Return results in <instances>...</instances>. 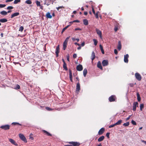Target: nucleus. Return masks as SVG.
<instances>
[{
	"label": "nucleus",
	"instance_id": "obj_1",
	"mask_svg": "<svg viewBox=\"0 0 146 146\" xmlns=\"http://www.w3.org/2000/svg\"><path fill=\"white\" fill-rule=\"evenodd\" d=\"M71 145H65L64 146H79L80 144L77 142H70L69 143Z\"/></svg>",
	"mask_w": 146,
	"mask_h": 146
},
{
	"label": "nucleus",
	"instance_id": "obj_49",
	"mask_svg": "<svg viewBox=\"0 0 146 146\" xmlns=\"http://www.w3.org/2000/svg\"><path fill=\"white\" fill-rule=\"evenodd\" d=\"M114 52L115 54H117L118 53L117 51V49H115L114 50Z\"/></svg>",
	"mask_w": 146,
	"mask_h": 146
},
{
	"label": "nucleus",
	"instance_id": "obj_15",
	"mask_svg": "<svg viewBox=\"0 0 146 146\" xmlns=\"http://www.w3.org/2000/svg\"><path fill=\"white\" fill-rule=\"evenodd\" d=\"M80 90V84L79 82L76 85V91L79 92Z\"/></svg>",
	"mask_w": 146,
	"mask_h": 146
},
{
	"label": "nucleus",
	"instance_id": "obj_26",
	"mask_svg": "<svg viewBox=\"0 0 146 146\" xmlns=\"http://www.w3.org/2000/svg\"><path fill=\"white\" fill-rule=\"evenodd\" d=\"M63 67L65 70H68V68L66 66V64L65 62H64V63H63Z\"/></svg>",
	"mask_w": 146,
	"mask_h": 146
},
{
	"label": "nucleus",
	"instance_id": "obj_37",
	"mask_svg": "<svg viewBox=\"0 0 146 146\" xmlns=\"http://www.w3.org/2000/svg\"><path fill=\"white\" fill-rule=\"evenodd\" d=\"M24 29V27L23 26H21L19 30V31L22 32Z\"/></svg>",
	"mask_w": 146,
	"mask_h": 146
},
{
	"label": "nucleus",
	"instance_id": "obj_35",
	"mask_svg": "<svg viewBox=\"0 0 146 146\" xmlns=\"http://www.w3.org/2000/svg\"><path fill=\"white\" fill-rule=\"evenodd\" d=\"M93 41L94 42V44L95 45H96L98 43V41L95 39H93Z\"/></svg>",
	"mask_w": 146,
	"mask_h": 146
},
{
	"label": "nucleus",
	"instance_id": "obj_62",
	"mask_svg": "<svg viewBox=\"0 0 146 146\" xmlns=\"http://www.w3.org/2000/svg\"><path fill=\"white\" fill-rule=\"evenodd\" d=\"M69 75H71L72 74L71 71L70 70H69Z\"/></svg>",
	"mask_w": 146,
	"mask_h": 146
},
{
	"label": "nucleus",
	"instance_id": "obj_9",
	"mask_svg": "<svg viewBox=\"0 0 146 146\" xmlns=\"http://www.w3.org/2000/svg\"><path fill=\"white\" fill-rule=\"evenodd\" d=\"M109 100L110 102L115 101V96L113 95L109 97Z\"/></svg>",
	"mask_w": 146,
	"mask_h": 146
},
{
	"label": "nucleus",
	"instance_id": "obj_52",
	"mask_svg": "<svg viewBox=\"0 0 146 146\" xmlns=\"http://www.w3.org/2000/svg\"><path fill=\"white\" fill-rule=\"evenodd\" d=\"M73 56L74 58H76L77 57V54H74Z\"/></svg>",
	"mask_w": 146,
	"mask_h": 146
},
{
	"label": "nucleus",
	"instance_id": "obj_5",
	"mask_svg": "<svg viewBox=\"0 0 146 146\" xmlns=\"http://www.w3.org/2000/svg\"><path fill=\"white\" fill-rule=\"evenodd\" d=\"M102 64L104 66H107L108 64V61L107 60H104L102 61Z\"/></svg>",
	"mask_w": 146,
	"mask_h": 146
},
{
	"label": "nucleus",
	"instance_id": "obj_64",
	"mask_svg": "<svg viewBox=\"0 0 146 146\" xmlns=\"http://www.w3.org/2000/svg\"><path fill=\"white\" fill-rule=\"evenodd\" d=\"M101 51L102 53L103 54H104V50L103 49L102 50H101Z\"/></svg>",
	"mask_w": 146,
	"mask_h": 146
},
{
	"label": "nucleus",
	"instance_id": "obj_61",
	"mask_svg": "<svg viewBox=\"0 0 146 146\" xmlns=\"http://www.w3.org/2000/svg\"><path fill=\"white\" fill-rule=\"evenodd\" d=\"M117 27H115V28H114V31L115 32H116L117 31Z\"/></svg>",
	"mask_w": 146,
	"mask_h": 146
},
{
	"label": "nucleus",
	"instance_id": "obj_17",
	"mask_svg": "<svg viewBox=\"0 0 146 146\" xmlns=\"http://www.w3.org/2000/svg\"><path fill=\"white\" fill-rule=\"evenodd\" d=\"M104 138L105 137L104 136H102L98 139V142H101L104 139Z\"/></svg>",
	"mask_w": 146,
	"mask_h": 146
},
{
	"label": "nucleus",
	"instance_id": "obj_54",
	"mask_svg": "<svg viewBox=\"0 0 146 146\" xmlns=\"http://www.w3.org/2000/svg\"><path fill=\"white\" fill-rule=\"evenodd\" d=\"M99 46H100V48L101 49V50L103 49V47L102 46V45H101V44H100V45H99Z\"/></svg>",
	"mask_w": 146,
	"mask_h": 146
},
{
	"label": "nucleus",
	"instance_id": "obj_34",
	"mask_svg": "<svg viewBox=\"0 0 146 146\" xmlns=\"http://www.w3.org/2000/svg\"><path fill=\"white\" fill-rule=\"evenodd\" d=\"M129 122H127L126 123H125L123 124V125L126 127L128 126L129 125Z\"/></svg>",
	"mask_w": 146,
	"mask_h": 146
},
{
	"label": "nucleus",
	"instance_id": "obj_13",
	"mask_svg": "<svg viewBox=\"0 0 146 146\" xmlns=\"http://www.w3.org/2000/svg\"><path fill=\"white\" fill-rule=\"evenodd\" d=\"M9 141L12 144H13L15 145H17V143L15 142V141L11 139H9Z\"/></svg>",
	"mask_w": 146,
	"mask_h": 146
},
{
	"label": "nucleus",
	"instance_id": "obj_46",
	"mask_svg": "<svg viewBox=\"0 0 146 146\" xmlns=\"http://www.w3.org/2000/svg\"><path fill=\"white\" fill-rule=\"evenodd\" d=\"M66 58H67V60L68 61H69V54H68L66 56Z\"/></svg>",
	"mask_w": 146,
	"mask_h": 146
},
{
	"label": "nucleus",
	"instance_id": "obj_33",
	"mask_svg": "<svg viewBox=\"0 0 146 146\" xmlns=\"http://www.w3.org/2000/svg\"><path fill=\"white\" fill-rule=\"evenodd\" d=\"M70 37V36H69V37H67L66 38V39L65 40V41H64V42L67 43V44L68 41V40H69Z\"/></svg>",
	"mask_w": 146,
	"mask_h": 146
},
{
	"label": "nucleus",
	"instance_id": "obj_55",
	"mask_svg": "<svg viewBox=\"0 0 146 146\" xmlns=\"http://www.w3.org/2000/svg\"><path fill=\"white\" fill-rule=\"evenodd\" d=\"M80 30L81 31V30H82V29L79 28H76L75 29V31H77V30Z\"/></svg>",
	"mask_w": 146,
	"mask_h": 146
},
{
	"label": "nucleus",
	"instance_id": "obj_28",
	"mask_svg": "<svg viewBox=\"0 0 146 146\" xmlns=\"http://www.w3.org/2000/svg\"><path fill=\"white\" fill-rule=\"evenodd\" d=\"M67 44L64 42L63 44V48L64 50L66 48Z\"/></svg>",
	"mask_w": 146,
	"mask_h": 146
},
{
	"label": "nucleus",
	"instance_id": "obj_20",
	"mask_svg": "<svg viewBox=\"0 0 146 146\" xmlns=\"http://www.w3.org/2000/svg\"><path fill=\"white\" fill-rule=\"evenodd\" d=\"M46 17L48 18L51 19L52 18V16L50 15V13L49 12L47 13L46 14Z\"/></svg>",
	"mask_w": 146,
	"mask_h": 146
},
{
	"label": "nucleus",
	"instance_id": "obj_43",
	"mask_svg": "<svg viewBox=\"0 0 146 146\" xmlns=\"http://www.w3.org/2000/svg\"><path fill=\"white\" fill-rule=\"evenodd\" d=\"M46 109L48 111H51L52 110V109L48 107H46Z\"/></svg>",
	"mask_w": 146,
	"mask_h": 146
},
{
	"label": "nucleus",
	"instance_id": "obj_32",
	"mask_svg": "<svg viewBox=\"0 0 146 146\" xmlns=\"http://www.w3.org/2000/svg\"><path fill=\"white\" fill-rule=\"evenodd\" d=\"M140 110L142 111L143 108H144V104H141L140 106Z\"/></svg>",
	"mask_w": 146,
	"mask_h": 146
},
{
	"label": "nucleus",
	"instance_id": "obj_31",
	"mask_svg": "<svg viewBox=\"0 0 146 146\" xmlns=\"http://www.w3.org/2000/svg\"><path fill=\"white\" fill-rule=\"evenodd\" d=\"M137 99L138 102H139L141 100V98L140 97L139 95V93L137 94Z\"/></svg>",
	"mask_w": 146,
	"mask_h": 146
},
{
	"label": "nucleus",
	"instance_id": "obj_63",
	"mask_svg": "<svg viewBox=\"0 0 146 146\" xmlns=\"http://www.w3.org/2000/svg\"><path fill=\"white\" fill-rule=\"evenodd\" d=\"M85 45V43L84 42H82V44H81V46H84Z\"/></svg>",
	"mask_w": 146,
	"mask_h": 146
},
{
	"label": "nucleus",
	"instance_id": "obj_19",
	"mask_svg": "<svg viewBox=\"0 0 146 146\" xmlns=\"http://www.w3.org/2000/svg\"><path fill=\"white\" fill-rule=\"evenodd\" d=\"M0 13L1 14L4 15H6L7 14V12L5 11H1L0 12Z\"/></svg>",
	"mask_w": 146,
	"mask_h": 146
},
{
	"label": "nucleus",
	"instance_id": "obj_3",
	"mask_svg": "<svg viewBox=\"0 0 146 146\" xmlns=\"http://www.w3.org/2000/svg\"><path fill=\"white\" fill-rule=\"evenodd\" d=\"M0 128L5 130H7L9 129L10 126L8 125H3L1 126Z\"/></svg>",
	"mask_w": 146,
	"mask_h": 146
},
{
	"label": "nucleus",
	"instance_id": "obj_11",
	"mask_svg": "<svg viewBox=\"0 0 146 146\" xmlns=\"http://www.w3.org/2000/svg\"><path fill=\"white\" fill-rule=\"evenodd\" d=\"M105 131V129L104 128H101L99 131L98 134L99 135H102Z\"/></svg>",
	"mask_w": 146,
	"mask_h": 146
},
{
	"label": "nucleus",
	"instance_id": "obj_41",
	"mask_svg": "<svg viewBox=\"0 0 146 146\" xmlns=\"http://www.w3.org/2000/svg\"><path fill=\"white\" fill-rule=\"evenodd\" d=\"M131 122L133 125H136L137 124V123L135 121L133 120H132Z\"/></svg>",
	"mask_w": 146,
	"mask_h": 146
},
{
	"label": "nucleus",
	"instance_id": "obj_53",
	"mask_svg": "<svg viewBox=\"0 0 146 146\" xmlns=\"http://www.w3.org/2000/svg\"><path fill=\"white\" fill-rule=\"evenodd\" d=\"M92 11L94 15L95 14V12L94 9L93 7H92Z\"/></svg>",
	"mask_w": 146,
	"mask_h": 146
},
{
	"label": "nucleus",
	"instance_id": "obj_18",
	"mask_svg": "<svg viewBox=\"0 0 146 146\" xmlns=\"http://www.w3.org/2000/svg\"><path fill=\"white\" fill-rule=\"evenodd\" d=\"M91 57L92 60L93 61L95 58V54L94 51L92 52Z\"/></svg>",
	"mask_w": 146,
	"mask_h": 146
},
{
	"label": "nucleus",
	"instance_id": "obj_2",
	"mask_svg": "<svg viewBox=\"0 0 146 146\" xmlns=\"http://www.w3.org/2000/svg\"><path fill=\"white\" fill-rule=\"evenodd\" d=\"M19 136L20 138L25 143H27V139L22 134H19Z\"/></svg>",
	"mask_w": 146,
	"mask_h": 146
},
{
	"label": "nucleus",
	"instance_id": "obj_42",
	"mask_svg": "<svg viewBox=\"0 0 146 146\" xmlns=\"http://www.w3.org/2000/svg\"><path fill=\"white\" fill-rule=\"evenodd\" d=\"M6 5L5 4H0V8H3L5 7Z\"/></svg>",
	"mask_w": 146,
	"mask_h": 146
},
{
	"label": "nucleus",
	"instance_id": "obj_59",
	"mask_svg": "<svg viewBox=\"0 0 146 146\" xmlns=\"http://www.w3.org/2000/svg\"><path fill=\"white\" fill-rule=\"evenodd\" d=\"M13 0H7L6 1V2L7 3V2H11V1H13Z\"/></svg>",
	"mask_w": 146,
	"mask_h": 146
},
{
	"label": "nucleus",
	"instance_id": "obj_8",
	"mask_svg": "<svg viewBox=\"0 0 146 146\" xmlns=\"http://www.w3.org/2000/svg\"><path fill=\"white\" fill-rule=\"evenodd\" d=\"M129 57V55L128 54H126V55H125L124 56V62L126 63L128 62V58Z\"/></svg>",
	"mask_w": 146,
	"mask_h": 146
},
{
	"label": "nucleus",
	"instance_id": "obj_38",
	"mask_svg": "<svg viewBox=\"0 0 146 146\" xmlns=\"http://www.w3.org/2000/svg\"><path fill=\"white\" fill-rule=\"evenodd\" d=\"M36 3L37 6H40V2L39 1H36Z\"/></svg>",
	"mask_w": 146,
	"mask_h": 146
},
{
	"label": "nucleus",
	"instance_id": "obj_25",
	"mask_svg": "<svg viewBox=\"0 0 146 146\" xmlns=\"http://www.w3.org/2000/svg\"><path fill=\"white\" fill-rule=\"evenodd\" d=\"M122 122V120H119L116 123H115V125H120L121 124Z\"/></svg>",
	"mask_w": 146,
	"mask_h": 146
},
{
	"label": "nucleus",
	"instance_id": "obj_24",
	"mask_svg": "<svg viewBox=\"0 0 146 146\" xmlns=\"http://www.w3.org/2000/svg\"><path fill=\"white\" fill-rule=\"evenodd\" d=\"M43 131L44 133L46 134L48 136H52V135L50 133H49L48 132H47L46 131L44 130H43Z\"/></svg>",
	"mask_w": 146,
	"mask_h": 146
},
{
	"label": "nucleus",
	"instance_id": "obj_45",
	"mask_svg": "<svg viewBox=\"0 0 146 146\" xmlns=\"http://www.w3.org/2000/svg\"><path fill=\"white\" fill-rule=\"evenodd\" d=\"M13 8V7L12 6H9L7 7V9H12Z\"/></svg>",
	"mask_w": 146,
	"mask_h": 146
},
{
	"label": "nucleus",
	"instance_id": "obj_50",
	"mask_svg": "<svg viewBox=\"0 0 146 146\" xmlns=\"http://www.w3.org/2000/svg\"><path fill=\"white\" fill-rule=\"evenodd\" d=\"M110 133H108V132L106 133V136H107V137L108 138H109V135H110Z\"/></svg>",
	"mask_w": 146,
	"mask_h": 146
},
{
	"label": "nucleus",
	"instance_id": "obj_51",
	"mask_svg": "<svg viewBox=\"0 0 146 146\" xmlns=\"http://www.w3.org/2000/svg\"><path fill=\"white\" fill-rule=\"evenodd\" d=\"M64 8L63 6L59 7L57 8V10L58 11L59 10V9L60 8Z\"/></svg>",
	"mask_w": 146,
	"mask_h": 146
},
{
	"label": "nucleus",
	"instance_id": "obj_36",
	"mask_svg": "<svg viewBox=\"0 0 146 146\" xmlns=\"http://www.w3.org/2000/svg\"><path fill=\"white\" fill-rule=\"evenodd\" d=\"M21 2L20 0H15L14 1V3L15 4H17L19 2Z\"/></svg>",
	"mask_w": 146,
	"mask_h": 146
},
{
	"label": "nucleus",
	"instance_id": "obj_47",
	"mask_svg": "<svg viewBox=\"0 0 146 146\" xmlns=\"http://www.w3.org/2000/svg\"><path fill=\"white\" fill-rule=\"evenodd\" d=\"M12 124H13L15 125H17V124H18V125H21V124H19V123H17V122H13L12 123Z\"/></svg>",
	"mask_w": 146,
	"mask_h": 146
},
{
	"label": "nucleus",
	"instance_id": "obj_39",
	"mask_svg": "<svg viewBox=\"0 0 146 146\" xmlns=\"http://www.w3.org/2000/svg\"><path fill=\"white\" fill-rule=\"evenodd\" d=\"M72 40L74 41L75 40H77L78 42L80 40L79 38L75 39V38L73 37L72 38Z\"/></svg>",
	"mask_w": 146,
	"mask_h": 146
},
{
	"label": "nucleus",
	"instance_id": "obj_57",
	"mask_svg": "<svg viewBox=\"0 0 146 146\" xmlns=\"http://www.w3.org/2000/svg\"><path fill=\"white\" fill-rule=\"evenodd\" d=\"M129 85V86L131 87H133L134 86L133 84H132V83L130 84Z\"/></svg>",
	"mask_w": 146,
	"mask_h": 146
},
{
	"label": "nucleus",
	"instance_id": "obj_23",
	"mask_svg": "<svg viewBox=\"0 0 146 146\" xmlns=\"http://www.w3.org/2000/svg\"><path fill=\"white\" fill-rule=\"evenodd\" d=\"M7 21V19H0V22L1 23H5Z\"/></svg>",
	"mask_w": 146,
	"mask_h": 146
},
{
	"label": "nucleus",
	"instance_id": "obj_60",
	"mask_svg": "<svg viewBox=\"0 0 146 146\" xmlns=\"http://www.w3.org/2000/svg\"><path fill=\"white\" fill-rule=\"evenodd\" d=\"M141 141L142 142L144 143L145 145H146V141H144V140H141Z\"/></svg>",
	"mask_w": 146,
	"mask_h": 146
},
{
	"label": "nucleus",
	"instance_id": "obj_10",
	"mask_svg": "<svg viewBox=\"0 0 146 146\" xmlns=\"http://www.w3.org/2000/svg\"><path fill=\"white\" fill-rule=\"evenodd\" d=\"M76 69L78 71H81L83 69L82 66L81 64H79L76 67Z\"/></svg>",
	"mask_w": 146,
	"mask_h": 146
},
{
	"label": "nucleus",
	"instance_id": "obj_12",
	"mask_svg": "<svg viewBox=\"0 0 146 146\" xmlns=\"http://www.w3.org/2000/svg\"><path fill=\"white\" fill-rule=\"evenodd\" d=\"M97 67L98 68H100V69L102 70L103 68L101 65V62L100 61H99L97 63Z\"/></svg>",
	"mask_w": 146,
	"mask_h": 146
},
{
	"label": "nucleus",
	"instance_id": "obj_27",
	"mask_svg": "<svg viewBox=\"0 0 146 146\" xmlns=\"http://www.w3.org/2000/svg\"><path fill=\"white\" fill-rule=\"evenodd\" d=\"M59 45H58L56 48L55 52H59Z\"/></svg>",
	"mask_w": 146,
	"mask_h": 146
},
{
	"label": "nucleus",
	"instance_id": "obj_16",
	"mask_svg": "<svg viewBox=\"0 0 146 146\" xmlns=\"http://www.w3.org/2000/svg\"><path fill=\"white\" fill-rule=\"evenodd\" d=\"M121 42L120 41H119L117 48L118 50H120L121 49Z\"/></svg>",
	"mask_w": 146,
	"mask_h": 146
},
{
	"label": "nucleus",
	"instance_id": "obj_6",
	"mask_svg": "<svg viewBox=\"0 0 146 146\" xmlns=\"http://www.w3.org/2000/svg\"><path fill=\"white\" fill-rule=\"evenodd\" d=\"M96 31L97 34L100 37L102 38V33L101 31L97 28L96 29Z\"/></svg>",
	"mask_w": 146,
	"mask_h": 146
},
{
	"label": "nucleus",
	"instance_id": "obj_21",
	"mask_svg": "<svg viewBox=\"0 0 146 146\" xmlns=\"http://www.w3.org/2000/svg\"><path fill=\"white\" fill-rule=\"evenodd\" d=\"M84 24L85 25H88V21L86 19H84L83 21Z\"/></svg>",
	"mask_w": 146,
	"mask_h": 146
},
{
	"label": "nucleus",
	"instance_id": "obj_4",
	"mask_svg": "<svg viewBox=\"0 0 146 146\" xmlns=\"http://www.w3.org/2000/svg\"><path fill=\"white\" fill-rule=\"evenodd\" d=\"M135 76L136 78L139 81H140L141 80V76L139 73H136L135 74Z\"/></svg>",
	"mask_w": 146,
	"mask_h": 146
},
{
	"label": "nucleus",
	"instance_id": "obj_30",
	"mask_svg": "<svg viewBox=\"0 0 146 146\" xmlns=\"http://www.w3.org/2000/svg\"><path fill=\"white\" fill-rule=\"evenodd\" d=\"M25 3L28 4H31L32 3V1L30 0H27L25 1Z\"/></svg>",
	"mask_w": 146,
	"mask_h": 146
},
{
	"label": "nucleus",
	"instance_id": "obj_14",
	"mask_svg": "<svg viewBox=\"0 0 146 146\" xmlns=\"http://www.w3.org/2000/svg\"><path fill=\"white\" fill-rule=\"evenodd\" d=\"M19 13L18 12H16V13H14L13 14H12V15H11V18H12L15 17L17 16H18V15H19Z\"/></svg>",
	"mask_w": 146,
	"mask_h": 146
},
{
	"label": "nucleus",
	"instance_id": "obj_22",
	"mask_svg": "<svg viewBox=\"0 0 146 146\" xmlns=\"http://www.w3.org/2000/svg\"><path fill=\"white\" fill-rule=\"evenodd\" d=\"M83 75L84 77H86L87 73V70L86 68H85L83 71Z\"/></svg>",
	"mask_w": 146,
	"mask_h": 146
},
{
	"label": "nucleus",
	"instance_id": "obj_48",
	"mask_svg": "<svg viewBox=\"0 0 146 146\" xmlns=\"http://www.w3.org/2000/svg\"><path fill=\"white\" fill-rule=\"evenodd\" d=\"M20 86H19V85L18 84L17 85L16 87L15 88L17 89H20Z\"/></svg>",
	"mask_w": 146,
	"mask_h": 146
},
{
	"label": "nucleus",
	"instance_id": "obj_58",
	"mask_svg": "<svg viewBox=\"0 0 146 146\" xmlns=\"http://www.w3.org/2000/svg\"><path fill=\"white\" fill-rule=\"evenodd\" d=\"M73 22H77V23H79L80 21L78 20H75L73 21Z\"/></svg>",
	"mask_w": 146,
	"mask_h": 146
},
{
	"label": "nucleus",
	"instance_id": "obj_40",
	"mask_svg": "<svg viewBox=\"0 0 146 146\" xmlns=\"http://www.w3.org/2000/svg\"><path fill=\"white\" fill-rule=\"evenodd\" d=\"M98 13H99V12L98 11L96 12V13H95V14L94 15H95V16L96 18H98Z\"/></svg>",
	"mask_w": 146,
	"mask_h": 146
},
{
	"label": "nucleus",
	"instance_id": "obj_56",
	"mask_svg": "<svg viewBox=\"0 0 146 146\" xmlns=\"http://www.w3.org/2000/svg\"><path fill=\"white\" fill-rule=\"evenodd\" d=\"M131 116V115H129L128 117L126 119V121H127L129 119H130V117Z\"/></svg>",
	"mask_w": 146,
	"mask_h": 146
},
{
	"label": "nucleus",
	"instance_id": "obj_29",
	"mask_svg": "<svg viewBox=\"0 0 146 146\" xmlns=\"http://www.w3.org/2000/svg\"><path fill=\"white\" fill-rule=\"evenodd\" d=\"M70 26V25H68L67 26L64 28L62 30V33Z\"/></svg>",
	"mask_w": 146,
	"mask_h": 146
},
{
	"label": "nucleus",
	"instance_id": "obj_7",
	"mask_svg": "<svg viewBox=\"0 0 146 146\" xmlns=\"http://www.w3.org/2000/svg\"><path fill=\"white\" fill-rule=\"evenodd\" d=\"M138 103L137 102H135L133 104V110L135 111L136 110V107H138Z\"/></svg>",
	"mask_w": 146,
	"mask_h": 146
},
{
	"label": "nucleus",
	"instance_id": "obj_44",
	"mask_svg": "<svg viewBox=\"0 0 146 146\" xmlns=\"http://www.w3.org/2000/svg\"><path fill=\"white\" fill-rule=\"evenodd\" d=\"M115 126V124H113V125H110L109 126V128H110L113 127Z\"/></svg>",
	"mask_w": 146,
	"mask_h": 146
}]
</instances>
